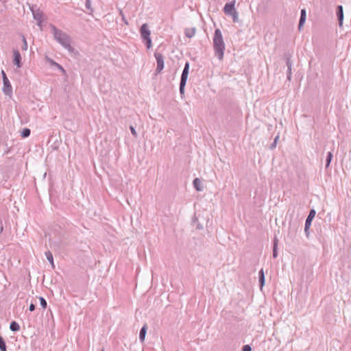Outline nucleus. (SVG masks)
I'll list each match as a JSON object with an SVG mask.
<instances>
[{
	"instance_id": "nucleus-24",
	"label": "nucleus",
	"mask_w": 351,
	"mask_h": 351,
	"mask_svg": "<svg viewBox=\"0 0 351 351\" xmlns=\"http://www.w3.org/2000/svg\"><path fill=\"white\" fill-rule=\"evenodd\" d=\"M39 300H40V302L41 306L43 308H46L47 306V301L45 300V299L44 298H43V297H40Z\"/></svg>"
},
{
	"instance_id": "nucleus-11",
	"label": "nucleus",
	"mask_w": 351,
	"mask_h": 351,
	"mask_svg": "<svg viewBox=\"0 0 351 351\" xmlns=\"http://www.w3.org/2000/svg\"><path fill=\"white\" fill-rule=\"evenodd\" d=\"M337 16L338 21H339V27H341L343 25V10L342 5L337 6Z\"/></svg>"
},
{
	"instance_id": "nucleus-28",
	"label": "nucleus",
	"mask_w": 351,
	"mask_h": 351,
	"mask_svg": "<svg viewBox=\"0 0 351 351\" xmlns=\"http://www.w3.org/2000/svg\"><path fill=\"white\" fill-rule=\"evenodd\" d=\"M85 5L88 10L93 11V9L91 8L90 0H86Z\"/></svg>"
},
{
	"instance_id": "nucleus-23",
	"label": "nucleus",
	"mask_w": 351,
	"mask_h": 351,
	"mask_svg": "<svg viewBox=\"0 0 351 351\" xmlns=\"http://www.w3.org/2000/svg\"><path fill=\"white\" fill-rule=\"evenodd\" d=\"M29 134H30V130L28 128L23 129V130L22 131V133H21V136L23 138L28 137L29 136Z\"/></svg>"
},
{
	"instance_id": "nucleus-12",
	"label": "nucleus",
	"mask_w": 351,
	"mask_h": 351,
	"mask_svg": "<svg viewBox=\"0 0 351 351\" xmlns=\"http://www.w3.org/2000/svg\"><path fill=\"white\" fill-rule=\"evenodd\" d=\"M193 184L195 189L197 191H202L203 190V187L202 186V182H201L200 179H199L197 178H195L193 182Z\"/></svg>"
},
{
	"instance_id": "nucleus-1",
	"label": "nucleus",
	"mask_w": 351,
	"mask_h": 351,
	"mask_svg": "<svg viewBox=\"0 0 351 351\" xmlns=\"http://www.w3.org/2000/svg\"><path fill=\"white\" fill-rule=\"evenodd\" d=\"M213 41L215 55L219 60H222L224 56L226 45L223 38L222 33L219 29H216L215 30Z\"/></svg>"
},
{
	"instance_id": "nucleus-26",
	"label": "nucleus",
	"mask_w": 351,
	"mask_h": 351,
	"mask_svg": "<svg viewBox=\"0 0 351 351\" xmlns=\"http://www.w3.org/2000/svg\"><path fill=\"white\" fill-rule=\"evenodd\" d=\"M23 45L22 47V50L26 51L27 49V43L24 36H23Z\"/></svg>"
},
{
	"instance_id": "nucleus-36",
	"label": "nucleus",
	"mask_w": 351,
	"mask_h": 351,
	"mask_svg": "<svg viewBox=\"0 0 351 351\" xmlns=\"http://www.w3.org/2000/svg\"><path fill=\"white\" fill-rule=\"evenodd\" d=\"M101 351H104V350H102Z\"/></svg>"
},
{
	"instance_id": "nucleus-10",
	"label": "nucleus",
	"mask_w": 351,
	"mask_h": 351,
	"mask_svg": "<svg viewBox=\"0 0 351 351\" xmlns=\"http://www.w3.org/2000/svg\"><path fill=\"white\" fill-rule=\"evenodd\" d=\"M13 63L16 65L18 68H21L22 66L21 64V56L20 52L18 49H13Z\"/></svg>"
},
{
	"instance_id": "nucleus-5",
	"label": "nucleus",
	"mask_w": 351,
	"mask_h": 351,
	"mask_svg": "<svg viewBox=\"0 0 351 351\" xmlns=\"http://www.w3.org/2000/svg\"><path fill=\"white\" fill-rule=\"evenodd\" d=\"M2 77H3V92L7 95H10L12 93V88L10 84V82L8 80V78L6 76L5 73L4 71H1Z\"/></svg>"
},
{
	"instance_id": "nucleus-9",
	"label": "nucleus",
	"mask_w": 351,
	"mask_h": 351,
	"mask_svg": "<svg viewBox=\"0 0 351 351\" xmlns=\"http://www.w3.org/2000/svg\"><path fill=\"white\" fill-rule=\"evenodd\" d=\"M235 1H232L230 3H228L225 5L223 8V12L226 15H231L232 14H235L236 9L234 8Z\"/></svg>"
},
{
	"instance_id": "nucleus-34",
	"label": "nucleus",
	"mask_w": 351,
	"mask_h": 351,
	"mask_svg": "<svg viewBox=\"0 0 351 351\" xmlns=\"http://www.w3.org/2000/svg\"><path fill=\"white\" fill-rule=\"evenodd\" d=\"M55 66L60 69L62 73H65V70L64 69V68L59 64H58V65H56Z\"/></svg>"
},
{
	"instance_id": "nucleus-6",
	"label": "nucleus",
	"mask_w": 351,
	"mask_h": 351,
	"mask_svg": "<svg viewBox=\"0 0 351 351\" xmlns=\"http://www.w3.org/2000/svg\"><path fill=\"white\" fill-rule=\"evenodd\" d=\"M316 214V212L314 209H311L309 212V214L306 219L305 221V226H304V232L306 234V236L308 237L309 236V229L311 226V222L315 217Z\"/></svg>"
},
{
	"instance_id": "nucleus-20",
	"label": "nucleus",
	"mask_w": 351,
	"mask_h": 351,
	"mask_svg": "<svg viewBox=\"0 0 351 351\" xmlns=\"http://www.w3.org/2000/svg\"><path fill=\"white\" fill-rule=\"evenodd\" d=\"M0 350L1 351H6L5 342L2 337L0 336Z\"/></svg>"
},
{
	"instance_id": "nucleus-13",
	"label": "nucleus",
	"mask_w": 351,
	"mask_h": 351,
	"mask_svg": "<svg viewBox=\"0 0 351 351\" xmlns=\"http://www.w3.org/2000/svg\"><path fill=\"white\" fill-rule=\"evenodd\" d=\"M147 332V325H144L140 330L139 333V339L140 341L143 343L145 341V335Z\"/></svg>"
},
{
	"instance_id": "nucleus-8",
	"label": "nucleus",
	"mask_w": 351,
	"mask_h": 351,
	"mask_svg": "<svg viewBox=\"0 0 351 351\" xmlns=\"http://www.w3.org/2000/svg\"><path fill=\"white\" fill-rule=\"evenodd\" d=\"M154 56L157 62L156 71L160 73L164 68L163 56L159 53H155Z\"/></svg>"
},
{
	"instance_id": "nucleus-31",
	"label": "nucleus",
	"mask_w": 351,
	"mask_h": 351,
	"mask_svg": "<svg viewBox=\"0 0 351 351\" xmlns=\"http://www.w3.org/2000/svg\"><path fill=\"white\" fill-rule=\"evenodd\" d=\"M251 347L249 345H245L242 348L243 351H251Z\"/></svg>"
},
{
	"instance_id": "nucleus-15",
	"label": "nucleus",
	"mask_w": 351,
	"mask_h": 351,
	"mask_svg": "<svg viewBox=\"0 0 351 351\" xmlns=\"http://www.w3.org/2000/svg\"><path fill=\"white\" fill-rule=\"evenodd\" d=\"M305 20H306V11H305V10L303 9L301 10V15H300V19L299 25H298L299 29H300L301 27L303 25L304 23L305 22Z\"/></svg>"
},
{
	"instance_id": "nucleus-19",
	"label": "nucleus",
	"mask_w": 351,
	"mask_h": 351,
	"mask_svg": "<svg viewBox=\"0 0 351 351\" xmlns=\"http://www.w3.org/2000/svg\"><path fill=\"white\" fill-rule=\"evenodd\" d=\"M45 256H46L47 259L51 264L52 267H54L53 258L52 253L50 251H47L45 252Z\"/></svg>"
},
{
	"instance_id": "nucleus-29",
	"label": "nucleus",
	"mask_w": 351,
	"mask_h": 351,
	"mask_svg": "<svg viewBox=\"0 0 351 351\" xmlns=\"http://www.w3.org/2000/svg\"><path fill=\"white\" fill-rule=\"evenodd\" d=\"M130 131H131V133L132 134V135L134 136V137H136L137 136V133L134 129V128L133 126H130Z\"/></svg>"
},
{
	"instance_id": "nucleus-22",
	"label": "nucleus",
	"mask_w": 351,
	"mask_h": 351,
	"mask_svg": "<svg viewBox=\"0 0 351 351\" xmlns=\"http://www.w3.org/2000/svg\"><path fill=\"white\" fill-rule=\"evenodd\" d=\"M332 154L331 152H328L327 154V157H326V168L329 167L330 162L332 160Z\"/></svg>"
},
{
	"instance_id": "nucleus-3",
	"label": "nucleus",
	"mask_w": 351,
	"mask_h": 351,
	"mask_svg": "<svg viewBox=\"0 0 351 351\" xmlns=\"http://www.w3.org/2000/svg\"><path fill=\"white\" fill-rule=\"evenodd\" d=\"M140 33L142 38L145 41L147 48L150 49L152 47L151 32L147 23L142 25L140 29Z\"/></svg>"
},
{
	"instance_id": "nucleus-17",
	"label": "nucleus",
	"mask_w": 351,
	"mask_h": 351,
	"mask_svg": "<svg viewBox=\"0 0 351 351\" xmlns=\"http://www.w3.org/2000/svg\"><path fill=\"white\" fill-rule=\"evenodd\" d=\"M10 328L12 331H19L20 330V326L18 323L15 321H13L10 323Z\"/></svg>"
},
{
	"instance_id": "nucleus-32",
	"label": "nucleus",
	"mask_w": 351,
	"mask_h": 351,
	"mask_svg": "<svg viewBox=\"0 0 351 351\" xmlns=\"http://www.w3.org/2000/svg\"><path fill=\"white\" fill-rule=\"evenodd\" d=\"M278 138H279V136H277L275 138L274 143L271 145V149H273V148L276 147V143H277V141H278Z\"/></svg>"
},
{
	"instance_id": "nucleus-4",
	"label": "nucleus",
	"mask_w": 351,
	"mask_h": 351,
	"mask_svg": "<svg viewBox=\"0 0 351 351\" xmlns=\"http://www.w3.org/2000/svg\"><path fill=\"white\" fill-rule=\"evenodd\" d=\"M189 70V63L186 62L184 65L180 83V92L181 95L184 93V86L186 83Z\"/></svg>"
},
{
	"instance_id": "nucleus-27",
	"label": "nucleus",
	"mask_w": 351,
	"mask_h": 351,
	"mask_svg": "<svg viewBox=\"0 0 351 351\" xmlns=\"http://www.w3.org/2000/svg\"><path fill=\"white\" fill-rule=\"evenodd\" d=\"M46 60L47 62H49L52 66L58 65L57 62H56L54 60H53L52 59H51L48 57H46Z\"/></svg>"
},
{
	"instance_id": "nucleus-2",
	"label": "nucleus",
	"mask_w": 351,
	"mask_h": 351,
	"mask_svg": "<svg viewBox=\"0 0 351 351\" xmlns=\"http://www.w3.org/2000/svg\"><path fill=\"white\" fill-rule=\"evenodd\" d=\"M50 27L55 40L66 49L72 51L73 49L71 45V38L69 36L61 29L56 28L53 25H51Z\"/></svg>"
},
{
	"instance_id": "nucleus-25",
	"label": "nucleus",
	"mask_w": 351,
	"mask_h": 351,
	"mask_svg": "<svg viewBox=\"0 0 351 351\" xmlns=\"http://www.w3.org/2000/svg\"><path fill=\"white\" fill-rule=\"evenodd\" d=\"M119 14L121 16L122 21L124 22V23L125 25H128V22L127 19H125V17L123 14V12L121 10H119Z\"/></svg>"
},
{
	"instance_id": "nucleus-21",
	"label": "nucleus",
	"mask_w": 351,
	"mask_h": 351,
	"mask_svg": "<svg viewBox=\"0 0 351 351\" xmlns=\"http://www.w3.org/2000/svg\"><path fill=\"white\" fill-rule=\"evenodd\" d=\"M195 29H186L185 32V35H186V36H187L189 38H191L195 35Z\"/></svg>"
},
{
	"instance_id": "nucleus-35",
	"label": "nucleus",
	"mask_w": 351,
	"mask_h": 351,
	"mask_svg": "<svg viewBox=\"0 0 351 351\" xmlns=\"http://www.w3.org/2000/svg\"><path fill=\"white\" fill-rule=\"evenodd\" d=\"M35 305L33 303H31L29 307V310L30 311H34L35 310Z\"/></svg>"
},
{
	"instance_id": "nucleus-7",
	"label": "nucleus",
	"mask_w": 351,
	"mask_h": 351,
	"mask_svg": "<svg viewBox=\"0 0 351 351\" xmlns=\"http://www.w3.org/2000/svg\"><path fill=\"white\" fill-rule=\"evenodd\" d=\"M31 10L34 16V19L38 22V25H40L43 21V13L40 8L32 7Z\"/></svg>"
},
{
	"instance_id": "nucleus-33",
	"label": "nucleus",
	"mask_w": 351,
	"mask_h": 351,
	"mask_svg": "<svg viewBox=\"0 0 351 351\" xmlns=\"http://www.w3.org/2000/svg\"><path fill=\"white\" fill-rule=\"evenodd\" d=\"M55 66L60 69L62 73H65V70L64 69V68L59 64H58V65H56Z\"/></svg>"
},
{
	"instance_id": "nucleus-14",
	"label": "nucleus",
	"mask_w": 351,
	"mask_h": 351,
	"mask_svg": "<svg viewBox=\"0 0 351 351\" xmlns=\"http://www.w3.org/2000/svg\"><path fill=\"white\" fill-rule=\"evenodd\" d=\"M258 277H259L260 287H261V289H262L265 285V275H264V271H263V269H261L259 271Z\"/></svg>"
},
{
	"instance_id": "nucleus-18",
	"label": "nucleus",
	"mask_w": 351,
	"mask_h": 351,
	"mask_svg": "<svg viewBox=\"0 0 351 351\" xmlns=\"http://www.w3.org/2000/svg\"><path fill=\"white\" fill-rule=\"evenodd\" d=\"M278 239L275 238L274 241L273 246V257L276 258L278 256L277 247H278Z\"/></svg>"
},
{
	"instance_id": "nucleus-30",
	"label": "nucleus",
	"mask_w": 351,
	"mask_h": 351,
	"mask_svg": "<svg viewBox=\"0 0 351 351\" xmlns=\"http://www.w3.org/2000/svg\"><path fill=\"white\" fill-rule=\"evenodd\" d=\"M230 16H232V19H233V21L234 22H236L237 21V19H238V13L237 11H235V14H232Z\"/></svg>"
},
{
	"instance_id": "nucleus-16",
	"label": "nucleus",
	"mask_w": 351,
	"mask_h": 351,
	"mask_svg": "<svg viewBox=\"0 0 351 351\" xmlns=\"http://www.w3.org/2000/svg\"><path fill=\"white\" fill-rule=\"evenodd\" d=\"M287 79L291 80V62L289 58L287 60Z\"/></svg>"
}]
</instances>
